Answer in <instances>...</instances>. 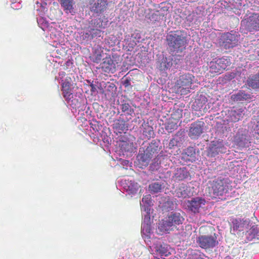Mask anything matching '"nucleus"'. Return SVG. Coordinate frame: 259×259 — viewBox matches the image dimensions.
<instances>
[{"label":"nucleus","mask_w":259,"mask_h":259,"mask_svg":"<svg viewBox=\"0 0 259 259\" xmlns=\"http://www.w3.org/2000/svg\"><path fill=\"white\" fill-rule=\"evenodd\" d=\"M166 41L170 53H181L185 49L188 44L187 33L180 30L170 32L166 36Z\"/></svg>","instance_id":"nucleus-1"},{"label":"nucleus","mask_w":259,"mask_h":259,"mask_svg":"<svg viewBox=\"0 0 259 259\" xmlns=\"http://www.w3.org/2000/svg\"><path fill=\"white\" fill-rule=\"evenodd\" d=\"M159 150V143L155 140L152 141L145 149L140 148L137 157L139 167L143 168L148 166L151 159L158 153Z\"/></svg>","instance_id":"nucleus-2"},{"label":"nucleus","mask_w":259,"mask_h":259,"mask_svg":"<svg viewBox=\"0 0 259 259\" xmlns=\"http://www.w3.org/2000/svg\"><path fill=\"white\" fill-rule=\"evenodd\" d=\"M206 189L211 197H216L223 196L224 193L227 191V183L224 179L210 181L207 184Z\"/></svg>","instance_id":"nucleus-3"},{"label":"nucleus","mask_w":259,"mask_h":259,"mask_svg":"<svg viewBox=\"0 0 259 259\" xmlns=\"http://www.w3.org/2000/svg\"><path fill=\"white\" fill-rule=\"evenodd\" d=\"M230 64V59L224 57L210 62L208 64L210 75L214 77L221 74Z\"/></svg>","instance_id":"nucleus-4"},{"label":"nucleus","mask_w":259,"mask_h":259,"mask_svg":"<svg viewBox=\"0 0 259 259\" xmlns=\"http://www.w3.org/2000/svg\"><path fill=\"white\" fill-rule=\"evenodd\" d=\"M194 78V76L190 73H185L179 76L176 86L181 95H187L190 92Z\"/></svg>","instance_id":"nucleus-5"},{"label":"nucleus","mask_w":259,"mask_h":259,"mask_svg":"<svg viewBox=\"0 0 259 259\" xmlns=\"http://www.w3.org/2000/svg\"><path fill=\"white\" fill-rule=\"evenodd\" d=\"M121 61L119 57L111 59L110 56L103 59V62L100 64L101 68L105 73H114L117 68L120 66Z\"/></svg>","instance_id":"nucleus-6"},{"label":"nucleus","mask_w":259,"mask_h":259,"mask_svg":"<svg viewBox=\"0 0 259 259\" xmlns=\"http://www.w3.org/2000/svg\"><path fill=\"white\" fill-rule=\"evenodd\" d=\"M196 242L202 248H213L218 244L217 237L214 233L210 234L200 235L197 238Z\"/></svg>","instance_id":"nucleus-7"},{"label":"nucleus","mask_w":259,"mask_h":259,"mask_svg":"<svg viewBox=\"0 0 259 259\" xmlns=\"http://www.w3.org/2000/svg\"><path fill=\"white\" fill-rule=\"evenodd\" d=\"M226 149L223 141H213L207 149V155L209 157H213L220 153H225Z\"/></svg>","instance_id":"nucleus-8"},{"label":"nucleus","mask_w":259,"mask_h":259,"mask_svg":"<svg viewBox=\"0 0 259 259\" xmlns=\"http://www.w3.org/2000/svg\"><path fill=\"white\" fill-rule=\"evenodd\" d=\"M184 221V218L180 213L171 212L164 223L165 230H168L170 227L182 224Z\"/></svg>","instance_id":"nucleus-9"},{"label":"nucleus","mask_w":259,"mask_h":259,"mask_svg":"<svg viewBox=\"0 0 259 259\" xmlns=\"http://www.w3.org/2000/svg\"><path fill=\"white\" fill-rule=\"evenodd\" d=\"M204 124V122L200 120H197L192 123L188 132L189 137L192 139H198L203 132Z\"/></svg>","instance_id":"nucleus-10"},{"label":"nucleus","mask_w":259,"mask_h":259,"mask_svg":"<svg viewBox=\"0 0 259 259\" xmlns=\"http://www.w3.org/2000/svg\"><path fill=\"white\" fill-rule=\"evenodd\" d=\"M73 83L71 78L67 76L61 84L62 95L66 100H70L73 97Z\"/></svg>","instance_id":"nucleus-11"},{"label":"nucleus","mask_w":259,"mask_h":259,"mask_svg":"<svg viewBox=\"0 0 259 259\" xmlns=\"http://www.w3.org/2000/svg\"><path fill=\"white\" fill-rule=\"evenodd\" d=\"M206 201L201 197L192 198L186 202L188 209L194 213L199 212V209L205 204Z\"/></svg>","instance_id":"nucleus-12"},{"label":"nucleus","mask_w":259,"mask_h":259,"mask_svg":"<svg viewBox=\"0 0 259 259\" xmlns=\"http://www.w3.org/2000/svg\"><path fill=\"white\" fill-rule=\"evenodd\" d=\"M237 36L230 33H227L223 36L222 46L226 49L232 48L237 45Z\"/></svg>","instance_id":"nucleus-13"},{"label":"nucleus","mask_w":259,"mask_h":259,"mask_svg":"<svg viewBox=\"0 0 259 259\" xmlns=\"http://www.w3.org/2000/svg\"><path fill=\"white\" fill-rule=\"evenodd\" d=\"M246 27L250 31L259 30V14L253 13L246 21Z\"/></svg>","instance_id":"nucleus-14"},{"label":"nucleus","mask_w":259,"mask_h":259,"mask_svg":"<svg viewBox=\"0 0 259 259\" xmlns=\"http://www.w3.org/2000/svg\"><path fill=\"white\" fill-rule=\"evenodd\" d=\"M108 3L105 0H97L91 7V11L97 13L105 11L107 9Z\"/></svg>","instance_id":"nucleus-15"},{"label":"nucleus","mask_w":259,"mask_h":259,"mask_svg":"<svg viewBox=\"0 0 259 259\" xmlns=\"http://www.w3.org/2000/svg\"><path fill=\"white\" fill-rule=\"evenodd\" d=\"M189 176V172L187 169L185 167L177 168L173 178L175 181H181L187 179Z\"/></svg>","instance_id":"nucleus-16"},{"label":"nucleus","mask_w":259,"mask_h":259,"mask_svg":"<svg viewBox=\"0 0 259 259\" xmlns=\"http://www.w3.org/2000/svg\"><path fill=\"white\" fill-rule=\"evenodd\" d=\"M60 3L61 7L66 13H74V0H60Z\"/></svg>","instance_id":"nucleus-17"},{"label":"nucleus","mask_w":259,"mask_h":259,"mask_svg":"<svg viewBox=\"0 0 259 259\" xmlns=\"http://www.w3.org/2000/svg\"><path fill=\"white\" fill-rule=\"evenodd\" d=\"M234 230L243 231L245 228L248 225V222L246 220L236 219L232 222Z\"/></svg>","instance_id":"nucleus-18"},{"label":"nucleus","mask_w":259,"mask_h":259,"mask_svg":"<svg viewBox=\"0 0 259 259\" xmlns=\"http://www.w3.org/2000/svg\"><path fill=\"white\" fill-rule=\"evenodd\" d=\"M142 134L145 138L150 139L153 138L154 135V132L153 127L149 124L148 123L144 122L142 124Z\"/></svg>","instance_id":"nucleus-19"},{"label":"nucleus","mask_w":259,"mask_h":259,"mask_svg":"<svg viewBox=\"0 0 259 259\" xmlns=\"http://www.w3.org/2000/svg\"><path fill=\"white\" fill-rule=\"evenodd\" d=\"M247 84L253 89H259V72L250 75L247 79Z\"/></svg>","instance_id":"nucleus-20"},{"label":"nucleus","mask_w":259,"mask_h":259,"mask_svg":"<svg viewBox=\"0 0 259 259\" xmlns=\"http://www.w3.org/2000/svg\"><path fill=\"white\" fill-rule=\"evenodd\" d=\"M113 128L116 130L119 133H121L127 130L128 125L124 119L119 117V119L114 121Z\"/></svg>","instance_id":"nucleus-21"},{"label":"nucleus","mask_w":259,"mask_h":259,"mask_svg":"<svg viewBox=\"0 0 259 259\" xmlns=\"http://www.w3.org/2000/svg\"><path fill=\"white\" fill-rule=\"evenodd\" d=\"M103 54V48L101 47H98L95 50L92 56L91 57V59L93 62L99 63L102 60Z\"/></svg>","instance_id":"nucleus-22"},{"label":"nucleus","mask_w":259,"mask_h":259,"mask_svg":"<svg viewBox=\"0 0 259 259\" xmlns=\"http://www.w3.org/2000/svg\"><path fill=\"white\" fill-rule=\"evenodd\" d=\"M155 248L157 253L159 254L161 256H168L170 254L167 244L156 245Z\"/></svg>","instance_id":"nucleus-23"},{"label":"nucleus","mask_w":259,"mask_h":259,"mask_svg":"<svg viewBox=\"0 0 259 259\" xmlns=\"http://www.w3.org/2000/svg\"><path fill=\"white\" fill-rule=\"evenodd\" d=\"M125 186H124V189L129 194H134L138 190V185L137 183H135L132 181H127L125 183Z\"/></svg>","instance_id":"nucleus-24"},{"label":"nucleus","mask_w":259,"mask_h":259,"mask_svg":"<svg viewBox=\"0 0 259 259\" xmlns=\"http://www.w3.org/2000/svg\"><path fill=\"white\" fill-rule=\"evenodd\" d=\"M232 97L234 100L238 101H247L251 99V95L246 94L244 91H240L238 93L233 95Z\"/></svg>","instance_id":"nucleus-25"},{"label":"nucleus","mask_w":259,"mask_h":259,"mask_svg":"<svg viewBox=\"0 0 259 259\" xmlns=\"http://www.w3.org/2000/svg\"><path fill=\"white\" fill-rule=\"evenodd\" d=\"M242 111L241 109H233L230 111V120L233 122L238 121L242 117Z\"/></svg>","instance_id":"nucleus-26"},{"label":"nucleus","mask_w":259,"mask_h":259,"mask_svg":"<svg viewBox=\"0 0 259 259\" xmlns=\"http://www.w3.org/2000/svg\"><path fill=\"white\" fill-rule=\"evenodd\" d=\"M162 188V185L158 182L152 183L148 187L149 191L152 193H157L161 192Z\"/></svg>","instance_id":"nucleus-27"},{"label":"nucleus","mask_w":259,"mask_h":259,"mask_svg":"<svg viewBox=\"0 0 259 259\" xmlns=\"http://www.w3.org/2000/svg\"><path fill=\"white\" fill-rule=\"evenodd\" d=\"M176 195L179 198H185L188 196L186 191V187L184 185L180 187L176 190Z\"/></svg>","instance_id":"nucleus-28"},{"label":"nucleus","mask_w":259,"mask_h":259,"mask_svg":"<svg viewBox=\"0 0 259 259\" xmlns=\"http://www.w3.org/2000/svg\"><path fill=\"white\" fill-rule=\"evenodd\" d=\"M161 158V156H157L154 159L153 162L151 164L150 167L151 170H158L160 167L161 162L160 159Z\"/></svg>","instance_id":"nucleus-29"},{"label":"nucleus","mask_w":259,"mask_h":259,"mask_svg":"<svg viewBox=\"0 0 259 259\" xmlns=\"http://www.w3.org/2000/svg\"><path fill=\"white\" fill-rule=\"evenodd\" d=\"M188 259H204L203 258L200 252L197 250H192L189 254Z\"/></svg>","instance_id":"nucleus-30"},{"label":"nucleus","mask_w":259,"mask_h":259,"mask_svg":"<svg viewBox=\"0 0 259 259\" xmlns=\"http://www.w3.org/2000/svg\"><path fill=\"white\" fill-rule=\"evenodd\" d=\"M258 232L259 229L257 227V226H253L251 228L250 233L252 235V237L258 238V237L259 236Z\"/></svg>","instance_id":"nucleus-31"},{"label":"nucleus","mask_w":259,"mask_h":259,"mask_svg":"<svg viewBox=\"0 0 259 259\" xmlns=\"http://www.w3.org/2000/svg\"><path fill=\"white\" fill-rule=\"evenodd\" d=\"M121 110L122 112H127L128 114H131L132 112H133V110L131 109L130 104L126 103L121 105Z\"/></svg>","instance_id":"nucleus-32"},{"label":"nucleus","mask_w":259,"mask_h":259,"mask_svg":"<svg viewBox=\"0 0 259 259\" xmlns=\"http://www.w3.org/2000/svg\"><path fill=\"white\" fill-rule=\"evenodd\" d=\"M90 33L92 35V38L95 37H100L101 34V31L98 29H91L90 30Z\"/></svg>","instance_id":"nucleus-33"},{"label":"nucleus","mask_w":259,"mask_h":259,"mask_svg":"<svg viewBox=\"0 0 259 259\" xmlns=\"http://www.w3.org/2000/svg\"><path fill=\"white\" fill-rule=\"evenodd\" d=\"M185 230L188 231L187 232H183L182 233V235L183 236H185V237H189L192 233V227L191 225H187L185 226Z\"/></svg>","instance_id":"nucleus-34"},{"label":"nucleus","mask_w":259,"mask_h":259,"mask_svg":"<svg viewBox=\"0 0 259 259\" xmlns=\"http://www.w3.org/2000/svg\"><path fill=\"white\" fill-rule=\"evenodd\" d=\"M122 84L125 88H128L129 87L132 88L131 84V79L130 78H126L123 81Z\"/></svg>","instance_id":"nucleus-35"},{"label":"nucleus","mask_w":259,"mask_h":259,"mask_svg":"<svg viewBox=\"0 0 259 259\" xmlns=\"http://www.w3.org/2000/svg\"><path fill=\"white\" fill-rule=\"evenodd\" d=\"M158 17V14L155 13H151L148 14V18L151 21H156Z\"/></svg>","instance_id":"nucleus-36"},{"label":"nucleus","mask_w":259,"mask_h":259,"mask_svg":"<svg viewBox=\"0 0 259 259\" xmlns=\"http://www.w3.org/2000/svg\"><path fill=\"white\" fill-rule=\"evenodd\" d=\"M186 153L189 155L190 153L191 155H193L195 153V150L193 147H189L187 149Z\"/></svg>","instance_id":"nucleus-37"},{"label":"nucleus","mask_w":259,"mask_h":259,"mask_svg":"<svg viewBox=\"0 0 259 259\" xmlns=\"http://www.w3.org/2000/svg\"><path fill=\"white\" fill-rule=\"evenodd\" d=\"M177 142V141L175 140V139H172L170 140L169 143V146L170 148H171L172 147L174 146L175 143Z\"/></svg>","instance_id":"nucleus-38"},{"label":"nucleus","mask_w":259,"mask_h":259,"mask_svg":"<svg viewBox=\"0 0 259 259\" xmlns=\"http://www.w3.org/2000/svg\"><path fill=\"white\" fill-rule=\"evenodd\" d=\"M256 130L258 134H259V120L257 122V124L256 125Z\"/></svg>","instance_id":"nucleus-39"},{"label":"nucleus","mask_w":259,"mask_h":259,"mask_svg":"<svg viewBox=\"0 0 259 259\" xmlns=\"http://www.w3.org/2000/svg\"><path fill=\"white\" fill-rule=\"evenodd\" d=\"M200 107H202L201 105L198 106V107H199V108H200Z\"/></svg>","instance_id":"nucleus-40"},{"label":"nucleus","mask_w":259,"mask_h":259,"mask_svg":"<svg viewBox=\"0 0 259 259\" xmlns=\"http://www.w3.org/2000/svg\"><path fill=\"white\" fill-rule=\"evenodd\" d=\"M179 117H182V115H180V116Z\"/></svg>","instance_id":"nucleus-41"}]
</instances>
